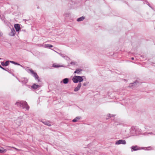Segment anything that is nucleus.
<instances>
[{"mask_svg":"<svg viewBox=\"0 0 155 155\" xmlns=\"http://www.w3.org/2000/svg\"><path fill=\"white\" fill-rule=\"evenodd\" d=\"M15 104L18 107H22L23 109H25L27 110H28L29 109V106L25 101H18L15 103Z\"/></svg>","mask_w":155,"mask_h":155,"instance_id":"nucleus-1","label":"nucleus"},{"mask_svg":"<svg viewBox=\"0 0 155 155\" xmlns=\"http://www.w3.org/2000/svg\"><path fill=\"white\" fill-rule=\"evenodd\" d=\"M131 149V152L135 151L141 150L142 149H144L147 150H151V147H140L137 145L133 146L130 147Z\"/></svg>","mask_w":155,"mask_h":155,"instance_id":"nucleus-2","label":"nucleus"},{"mask_svg":"<svg viewBox=\"0 0 155 155\" xmlns=\"http://www.w3.org/2000/svg\"><path fill=\"white\" fill-rule=\"evenodd\" d=\"M84 77V76H80L75 75L72 78V80L75 83H77L78 82L79 83H81L83 81V77Z\"/></svg>","mask_w":155,"mask_h":155,"instance_id":"nucleus-3","label":"nucleus"},{"mask_svg":"<svg viewBox=\"0 0 155 155\" xmlns=\"http://www.w3.org/2000/svg\"><path fill=\"white\" fill-rule=\"evenodd\" d=\"M27 71L28 72H29V71L30 72L31 74L33 75L34 77L36 80L38 81V82L40 81V80L39 78V77L37 73L34 72V71L32 69H29Z\"/></svg>","mask_w":155,"mask_h":155,"instance_id":"nucleus-4","label":"nucleus"},{"mask_svg":"<svg viewBox=\"0 0 155 155\" xmlns=\"http://www.w3.org/2000/svg\"><path fill=\"white\" fill-rule=\"evenodd\" d=\"M136 127H132L130 129V133L131 136H134L136 134Z\"/></svg>","mask_w":155,"mask_h":155,"instance_id":"nucleus-5","label":"nucleus"},{"mask_svg":"<svg viewBox=\"0 0 155 155\" xmlns=\"http://www.w3.org/2000/svg\"><path fill=\"white\" fill-rule=\"evenodd\" d=\"M139 84V82L137 81H136L133 83H131L129 85V87L132 89H134V86H138Z\"/></svg>","mask_w":155,"mask_h":155,"instance_id":"nucleus-6","label":"nucleus"},{"mask_svg":"<svg viewBox=\"0 0 155 155\" xmlns=\"http://www.w3.org/2000/svg\"><path fill=\"white\" fill-rule=\"evenodd\" d=\"M126 141L124 140H120L116 142V145H119L120 144H126Z\"/></svg>","mask_w":155,"mask_h":155,"instance_id":"nucleus-7","label":"nucleus"},{"mask_svg":"<svg viewBox=\"0 0 155 155\" xmlns=\"http://www.w3.org/2000/svg\"><path fill=\"white\" fill-rule=\"evenodd\" d=\"M28 81V79L27 78H21V80H19V82L22 83V84H25L27 83Z\"/></svg>","mask_w":155,"mask_h":155,"instance_id":"nucleus-8","label":"nucleus"},{"mask_svg":"<svg viewBox=\"0 0 155 155\" xmlns=\"http://www.w3.org/2000/svg\"><path fill=\"white\" fill-rule=\"evenodd\" d=\"M14 26L16 31H19L21 29V28L19 24H15Z\"/></svg>","mask_w":155,"mask_h":155,"instance_id":"nucleus-9","label":"nucleus"},{"mask_svg":"<svg viewBox=\"0 0 155 155\" xmlns=\"http://www.w3.org/2000/svg\"><path fill=\"white\" fill-rule=\"evenodd\" d=\"M81 86V83H79L77 87H75L74 90V91L75 92H77L80 89Z\"/></svg>","mask_w":155,"mask_h":155,"instance_id":"nucleus-10","label":"nucleus"},{"mask_svg":"<svg viewBox=\"0 0 155 155\" xmlns=\"http://www.w3.org/2000/svg\"><path fill=\"white\" fill-rule=\"evenodd\" d=\"M142 131L141 129L136 127V135H140L142 134Z\"/></svg>","mask_w":155,"mask_h":155,"instance_id":"nucleus-11","label":"nucleus"},{"mask_svg":"<svg viewBox=\"0 0 155 155\" xmlns=\"http://www.w3.org/2000/svg\"><path fill=\"white\" fill-rule=\"evenodd\" d=\"M22 123V120L20 118L17 119L15 122L16 124L18 126H20Z\"/></svg>","mask_w":155,"mask_h":155,"instance_id":"nucleus-12","label":"nucleus"},{"mask_svg":"<svg viewBox=\"0 0 155 155\" xmlns=\"http://www.w3.org/2000/svg\"><path fill=\"white\" fill-rule=\"evenodd\" d=\"M42 122L44 124L48 126H50L51 125V122L48 121H42Z\"/></svg>","mask_w":155,"mask_h":155,"instance_id":"nucleus-13","label":"nucleus"},{"mask_svg":"<svg viewBox=\"0 0 155 155\" xmlns=\"http://www.w3.org/2000/svg\"><path fill=\"white\" fill-rule=\"evenodd\" d=\"M60 56L66 60H68L70 59L66 55L61 53L59 54Z\"/></svg>","mask_w":155,"mask_h":155,"instance_id":"nucleus-14","label":"nucleus"},{"mask_svg":"<svg viewBox=\"0 0 155 155\" xmlns=\"http://www.w3.org/2000/svg\"><path fill=\"white\" fill-rule=\"evenodd\" d=\"M69 82V79L68 78H65L61 82V83L63 82V83L65 84H67Z\"/></svg>","mask_w":155,"mask_h":155,"instance_id":"nucleus-15","label":"nucleus"},{"mask_svg":"<svg viewBox=\"0 0 155 155\" xmlns=\"http://www.w3.org/2000/svg\"><path fill=\"white\" fill-rule=\"evenodd\" d=\"M15 31L14 28L11 29V31L9 33V35L11 36H13L15 35Z\"/></svg>","mask_w":155,"mask_h":155,"instance_id":"nucleus-16","label":"nucleus"},{"mask_svg":"<svg viewBox=\"0 0 155 155\" xmlns=\"http://www.w3.org/2000/svg\"><path fill=\"white\" fill-rule=\"evenodd\" d=\"M82 71V70L80 68L77 69L74 72V73H76L77 74H79L80 73V72Z\"/></svg>","mask_w":155,"mask_h":155,"instance_id":"nucleus-17","label":"nucleus"},{"mask_svg":"<svg viewBox=\"0 0 155 155\" xmlns=\"http://www.w3.org/2000/svg\"><path fill=\"white\" fill-rule=\"evenodd\" d=\"M43 47L44 48H49L52 47L53 45L50 44H45L43 45Z\"/></svg>","mask_w":155,"mask_h":155,"instance_id":"nucleus-18","label":"nucleus"},{"mask_svg":"<svg viewBox=\"0 0 155 155\" xmlns=\"http://www.w3.org/2000/svg\"><path fill=\"white\" fill-rule=\"evenodd\" d=\"M81 117H77L72 120V121L74 122H77L78 121V120L81 119Z\"/></svg>","mask_w":155,"mask_h":155,"instance_id":"nucleus-19","label":"nucleus"},{"mask_svg":"<svg viewBox=\"0 0 155 155\" xmlns=\"http://www.w3.org/2000/svg\"><path fill=\"white\" fill-rule=\"evenodd\" d=\"M39 87V85L36 84H33L31 86V87L34 89H36Z\"/></svg>","mask_w":155,"mask_h":155,"instance_id":"nucleus-20","label":"nucleus"},{"mask_svg":"<svg viewBox=\"0 0 155 155\" xmlns=\"http://www.w3.org/2000/svg\"><path fill=\"white\" fill-rule=\"evenodd\" d=\"M85 19V17L84 16H82L80 18L77 19V21H83Z\"/></svg>","mask_w":155,"mask_h":155,"instance_id":"nucleus-21","label":"nucleus"},{"mask_svg":"<svg viewBox=\"0 0 155 155\" xmlns=\"http://www.w3.org/2000/svg\"><path fill=\"white\" fill-rule=\"evenodd\" d=\"M10 63H12L13 64H15L16 65L21 66V67H23L22 65H21L19 64L17 62H14V61H10Z\"/></svg>","mask_w":155,"mask_h":155,"instance_id":"nucleus-22","label":"nucleus"},{"mask_svg":"<svg viewBox=\"0 0 155 155\" xmlns=\"http://www.w3.org/2000/svg\"><path fill=\"white\" fill-rule=\"evenodd\" d=\"M70 14L69 12H66L64 13V16L65 17L68 18L70 17Z\"/></svg>","mask_w":155,"mask_h":155,"instance_id":"nucleus-23","label":"nucleus"},{"mask_svg":"<svg viewBox=\"0 0 155 155\" xmlns=\"http://www.w3.org/2000/svg\"><path fill=\"white\" fill-rule=\"evenodd\" d=\"M7 151V150L4 148H2L0 149V153H5Z\"/></svg>","mask_w":155,"mask_h":155,"instance_id":"nucleus-24","label":"nucleus"},{"mask_svg":"<svg viewBox=\"0 0 155 155\" xmlns=\"http://www.w3.org/2000/svg\"><path fill=\"white\" fill-rule=\"evenodd\" d=\"M52 66L55 68H58L61 67V66L58 65L54 63L53 64Z\"/></svg>","mask_w":155,"mask_h":155,"instance_id":"nucleus-25","label":"nucleus"},{"mask_svg":"<svg viewBox=\"0 0 155 155\" xmlns=\"http://www.w3.org/2000/svg\"><path fill=\"white\" fill-rule=\"evenodd\" d=\"M9 62H10V61H6L5 62V66H7L9 64Z\"/></svg>","mask_w":155,"mask_h":155,"instance_id":"nucleus-26","label":"nucleus"},{"mask_svg":"<svg viewBox=\"0 0 155 155\" xmlns=\"http://www.w3.org/2000/svg\"><path fill=\"white\" fill-rule=\"evenodd\" d=\"M6 69H7V70L8 71H7L8 72H9V73H11V74H12V71H13L12 70H10L8 68H6Z\"/></svg>","mask_w":155,"mask_h":155,"instance_id":"nucleus-27","label":"nucleus"},{"mask_svg":"<svg viewBox=\"0 0 155 155\" xmlns=\"http://www.w3.org/2000/svg\"><path fill=\"white\" fill-rule=\"evenodd\" d=\"M76 62H74V61H72L70 63V64L71 65H74L76 64Z\"/></svg>","mask_w":155,"mask_h":155,"instance_id":"nucleus-28","label":"nucleus"},{"mask_svg":"<svg viewBox=\"0 0 155 155\" xmlns=\"http://www.w3.org/2000/svg\"><path fill=\"white\" fill-rule=\"evenodd\" d=\"M0 68H1V69H2L3 70H4L5 71H8V70L7 69H5V68L3 67H2L1 65L0 64Z\"/></svg>","mask_w":155,"mask_h":155,"instance_id":"nucleus-29","label":"nucleus"},{"mask_svg":"<svg viewBox=\"0 0 155 155\" xmlns=\"http://www.w3.org/2000/svg\"><path fill=\"white\" fill-rule=\"evenodd\" d=\"M88 83H89L88 82H84L83 83V85L84 86H86L88 84Z\"/></svg>","mask_w":155,"mask_h":155,"instance_id":"nucleus-30","label":"nucleus"},{"mask_svg":"<svg viewBox=\"0 0 155 155\" xmlns=\"http://www.w3.org/2000/svg\"><path fill=\"white\" fill-rule=\"evenodd\" d=\"M1 64L2 66H5V63L3 61L1 62Z\"/></svg>","mask_w":155,"mask_h":155,"instance_id":"nucleus-31","label":"nucleus"},{"mask_svg":"<svg viewBox=\"0 0 155 155\" xmlns=\"http://www.w3.org/2000/svg\"><path fill=\"white\" fill-rule=\"evenodd\" d=\"M109 117H114L115 115H111L110 114H109Z\"/></svg>","mask_w":155,"mask_h":155,"instance_id":"nucleus-32","label":"nucleus"},{"mask_svg":"<svg viewBox=\"0 0 155 155\" xmlns=\"http://www.w3.org/2000/svg\"><path fill=\"white\" fill-rule=\"evenodd\" d=\"M148 134H153L152 132L149 133Z\"/></svg>","mask_w":155,"mask_h":155,"instance_id":"nucleus-33","label":"nucleus"},{"mask_svg":"<svg viewBox=\"0 0 155 155\" xmlns=\"http://www.w3.org/2000/svg\"><path fill=\"white\" fill-rule=\"evenodd\" d=\"M2 33L0 31V37L2 36Z\"/></svg>","mask_w":155,"mask_h":155,"instance_id":"nucleus-34","label":"nucleus"},{"mask_svg":"<svg viewBox=\"0 0 155 155\" xmlns=\"http://www.w3.org/2000/svg\"><path fill=\"white\" fill-rule=\"evenodd\" d=\"M131 59L132 60H134V57H132L131 58Z\"/></svg>","mask_w":155,"mask_h":155,"instance_id":"nucleus-35","label":"nucleus"},{"mask_svg":"<svg viewBox=\"0 0 155 155\" xmlns=\"http://www.w3.org/2000/svg\"><path fill=\"white\" fill-rule=\"evenodd\" d=\"M16 78L17 79V80L19 81V80H21V79H19L18 78H17V77H16Z\"/></svg>","mask_w":155,"mask_h":155,"instance_id":"nucleus-36","label":"nucleus"},{"mask_svg":"<svg viewBox=\"0 0 155 155\" xmlns=\"http://www.w3.org/2000/svg\"><path fill=\"white\" fill-rule=\"evenodd\" d=\"M27 86H28V87L29 88V87H30V85H27Z\"/></svg>","mask_w":155,"mask_h":155,"instance_id":"nucleus-37","label":"nucleus"},{"mask_svg":"<svg viewBox=\"0 0 155 155\" xmlns=\"http://www.w3.org/2000/svg\"><path fill=\"white\" fill-rule=\"evenodd\" d=\"M13 148H14V149H16V150H17V149L16 148H15L14 147H13Z\"/></svg>","mask_w":155,"mask_h":155,"instance_id":"nucleus-38","label":"nucleus"},{"mask_svg":"<svg viewBox=\"0 0 155 155\" xmlns=\"http://www.w3.org/2000/svg\"><path fill=\"white\" fill-rule=\"evenodd\" d=\"M1 58H0V60H1Z\"/></svg>","mask_w":155,"mask_h":155,"instance_id":"nucleus-39","label":"nucleus"}]
</instances>
